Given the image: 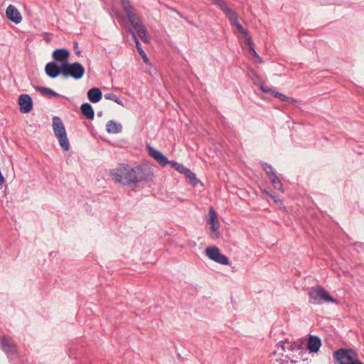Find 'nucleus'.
Segmentation results:
<instances>
[{
	"mask_svg": "<svg viewBox=\"0 0 364 364\" xmlns=\"http://www.w3.org/2000/svg\"><path fill=\"white\" fill-rule=\"evenodd\" d=\"M52 126L54 134L57 138L60 147L64 151L70 149V143L67 136L65 126L58 116L53 117Z\"/></svg>",
	"mask_w": 364,
	"mask_h": 364,
	"instance_id": "nucleus-3",
	"label": "nucleus"
},
{
	"mask_svg": "<svg viewBox=\"0 0 364 364\" xmlns=\"http://www.w3.org/2000/svg\"><path fill=\"white\" fill-rule=\"evenodd\" d=\"M70 53L65 48H57L53 50L52 57L55 61L65 63L68 62Z\"/></svg>",
	"mask_w": 364,
	"mask_h": 364,
	"instance_id": "nucleus-13",
	"label": "nucleus"
},
{
	"mask_svg": "<svg viewBox=\"0 0 364 364\" xmlns=\"http://www.w3.org/2000/svg\"><path fill=\"white\" fill-rule=\"evenodd\" d=\"M269 180L275 189L280 191L282 193L284 192L282 183L277 175L271 177Z\"/></svg>",
	"mask_w": 364,
	"mask_h": 364,
	"instance_id": "nucleus-24",
	"label": "nucleus"
},
{
	"mask_svg": "<svg viewBox=\"0 0 364 364\" xmlns=\"http://www.w3.org/2000/svg\"><path fill=\"white\" fill-rule=\"evenodd\" d=\"M6 18L11 22L18 24L22 21L21 13L14 5H9L6 10Z\"/></svg>",
	"mask_w": 364,
	"mask_h": 364,
	"instance_id": "nucleus-12",
	"label": "nucleus"
},
{
	"mask_svg": "<svg viewBox=\"0 0 364 364\" xmlns=\"http://www.w3.org/2000/svg\"><path fill=\"white\" fill-rule=\"evenodd\" d=\"M168 164L171 166L172 168H173L176 171L178 168L180 164L175 161H169Z\"/></svg>",
	"mask_w": 364,
	"mask_h": 364,
	"instance_id": "nucleus-35",
	"label": "nucleus"
},
{
	"mask_svg": "<svg viewBox=\"0 0 364 364\" xmlns=\"http://www.w3.org/2000/svg\"><path fill=\"white\" fill-rule=\"evenodd\" d=\"M63 68L65 78L73 77L75 80H80L83 77L85 72V68L77 62L63 63Z\"/></svg>",
	"mask_w": 364,
	"mask_h": 364,
	"instance_id": "nucleus-5",
	"label": "nucleus"
},
{
	"mask_svg": "<svg viewBox=\"0 0 364 364\" xmlns=\"http://www.w3.org/2000/svg\"><path fill=\"white\" fill-rule=\"evenodd\" d=\"M186 178L188 179L189 183L193 186L196 187L199 183L202 185V183L199 179L196 177V175L190 169L188 170L186 174H184Z\"/></svg>",
	"mask_w": 364,
	"mask_h": 364,
	"instance_id": "nucleus-22",
	"label": "nucleus"
},
{
	"mask_svg": "<svg viewBox=\"0 0 364 364\" xmlns=\"http://www.w3.org/2000/svg\"><path fill=\"white\" fill-rule=\"evenodd\" d=\"M207 223L210 225V229L212 232L210 237L213 239H218L220 236L219 232L220 223L218 219L217 213L212 206L209 208Z\"/></svg>",
	"mask_w": 364,
	"mask_h": 364,
	"instance_id": "nucleus-6",
	"label": "nucleus"
},
{
	"mask_svg": "<svg viewBox=\"0 0 364 364\" xmlns=\"http://www.w3.org/2000/svg\"><path fill=\"white\" fill-rule=\"evenodd\" d=\"M102 114V112H98V113H97V115H98V116H101Z\"/></svg>",
	"mask_w": 364,
	"mask_h": 364,
	"instance_id": "nucleus-42",
	"label": "nucleus"
},
{
	"mask_svg": "<svg viewBox=\"0 0 364 364\" xmlns=\"http://www.w3.org/2000/svg\"><path fill=\"white\" fill-rule=\"evenodd\" d=\"M299 346L295 343H291V347L289 350L294 351L295 350H298Z\"/></svg>",
	"mask_w": 364,
	"mask_h": 364,
	"instance_id": "nucleus-38",
	"label": "nucleus"
},
{
	"mask_svg": "<svg viewBox=\"0 0 364 364\" xmlns=\"http://www.w3.org/2000/svg\"><path fill=\"white\" fill-rule=\"evenodd\" d=\"M45 72L50 78H55L60 75L63 76V63H61V65L59 67L55 62H50L46 64Z\"/></svg>",
	"mask_w": 364,
	"mask_h": 364,
	"instance_id": "nucleus-10",
	"label": "nucleus"
},
{
	"mask_svg": "<svg viewBox=\"0 0 364 364\" xmlns=\"http://www.w3.org/2000/svg\"><path fill=\"white\" fill-rule=\"evenodd\" d=\"M285 102H287L293 104V105H296L298 102V101L296 100H295L294 98L290 97H288V99Z\"/></svg>",
	"mask_w": 364,
	"mask_h": 364,
	"instance_id": "nucleus-37",
	"label": "nucleus"
},
{
	"mask_svg": "<svg viewBox=\"0 0 364 364\" xmlns=\"http://www.w3.org/2000/svg\"><path fill=\"white\" fill-rule=\"evenodd\" d=\"M19 110L21 113H28L33 109V100L29 95L22 94L18 100Z\"/></svg>",
	"mask_w": 364,
	"mask_h": 364,
	"instance_id": "nucleus-9",
	"label": "nucleus"
},
{
	"mask_svg": "<svg viewBox=\"0 0 364 364\" xmlns=\"http://www.w3.org/2000/svg\"><path fill=\"white\" fill-rule=\"evenodd\" d=\"M87 97L91 102L97 103L102 98V92L100 89L93 87L87 92Z\"/></svg>",
	"mask_w": 364,
	"mask_h": 364,
	"instance_id": "nucleus-15",
	"label": "nucleus"
},
{
	"mask_svg": "<svg viewBox=\"0 0 364 364\" xmlns=\"http://www.w3.org/2000/svg\"><path fill=\"white\" fill-rule=\"evenodd\" d=\"M255 57L257 59L256 60L257 62H258V63H262L263 62L262 58L258 54H257V56H255Z\"/></svg>",
	"mask_w": 364,
	"mask_h": 364,
	"instance_id": "nucleus-40",
	"label": "nucleus"
},
{
	"mask_svg": "<svg viewBox=\"0 0 364 364\" xmlns=\"http://www.w3.org/2000/svg\"><path fill=\"white\" fill-rule=\"evenodd\" d=\"M33 87L36 91L41 92L44 96H48L50 97H57L60 96V94L48 87L41 86H34Z\"/></svg>",
	"mask_w": 364,
	"mask_h": 364,
	"instance_id": "nucleus-19",
	"label": "nucleus"
},
{
	"mask_svg": "<svg viewBox=\"0 0 364 364\" xmlns=\"http://www.w3.org/2000/svg\"><path fill=\"white\" fill-rule=\"evenodd\" d=\"M127 17L133 28L142 23L141 19L136 15L135 11H132L126 14Z\"/></svg>",
	"mask_w": 364,
	"mask_h": 364,
	"instance_id": "nucleus-20",
	"label": "nucleus"
},
{
	"mask_svg": "<svg viewBox=\"0 0 364 364\" xmlns=\"http://www.w3.org/2000/svg\"><path fill=\"white\" fill-rule=\"evenodd\" d=\"M0 348L8 356L16 355L18 353L16 344L8 336L4 335L1 337Z\"/></svg>",
	"mask_w": 364,
	"mask_h": 364,
	"instance_id": "nucleus-8",
	"label": "nucleus"
},
{
	"mask_svg": "<svg viewBox=\"0 0 364 364\" xmlns=\"http://www.w3.org/2000/svg\"><path fill=\"white\" fill-rule=\"evenodd\" d=\"M106 131L109 134H118L122 132V126L114 120H109L106 124Z\"/></svg>",
	"mask_w": 364,
	"mask_h": 364,
	"instance_id": "nucleus-16",
	"label": "nucleus"
},
{
	"mask_svg": "<svg viewBox=\"0 0 364 364\" xmlns=\"http://www.w3.org/2000/svg\"><path fill=\"white\" fill-rule=\"evenodd\" d=\"M149 154L161 166H166L168 164L169 160L160 151L154 149L151 146H148Z\"/></svg>",
	"mask_w": 364,
	"mask_h": 364,
	"instance_id": "nucleus-11",
	"label": "nucleus"
},
{
	"mask_svg": "<svg viewBox=\"0 0 364 364\" xmlns=\"http://www.w3.org/2000/svg\"><path fill=\"white\" fill-rule=\"evenodd\" d=\"M113 180L120 184L139 187L151 180L153 173L144 166L131 167L128 164H119L110 171Z\"/></svg>",
	"mask_w": 364,
	"mask_h": 364,
	"instance_id": "nucleus-1",
	"label": "nucleus"
},
{
	"mask_svg": "<svg viewBox=\"0 0 364 364\" xmlns=\"http://www.w3.org/2000/svg\"><path fill=\"white\" fill-rule=\"evenodd\" d=\"M279 344L283 350H285L286 349L289 350L291 347V342L287 340L280 341Z\"/></svg>",
	"mask_w": 364,
	"mask_h": 364,
	"instance_id": "nucleus-30",
	"label": "nucleus"
},
{
	"mask_svg": "<svg viewBox=\"0 0 364 364\" xmlns=\"http://www.w3.org/2000/svg\"><path fill=\"white\" fill-rule=\"evenodd\" d=\"M247 45L248 46L249 52L254 56H257V53L255 49L254 43H252L251 36H248L247 38Z\"/></svg>",
	"mask_w": 364,
	"mask_h": 364,
	"instance_id": "nucleus-28",
	"label": "nucleus"
},
{
	"mask_svg": "<svg viewBox=\"0 0 364 364\" xmlns=\"http://www.w3.org/2000/svg\"><path fill=\"white\" fill-rule=\"evenodd\" d=\"M128 31L132 35V37L136 43V48L139 55L141 57H145V52L144 51V50L140 44V42L138 40L135 33L130 28H128Z\"/></svg>",
	"mask_w": 364,
	"mask_h": 364,
	"instance_id": "nucleus-23",
	"label": "nucleus"
},
{
	"mask_svg": "<svg viewBox=\"0 0 364 364\" xmlns=\"http://www.w3.org/2000/svg\"><path fill=\"white\" fill-rule=\"evenodd\" d=\"M73 48L75 51V53L77 55H80L81 51L78 50V44H77V42H74V46H73Z\"/></svg>",
	"mask_w": 364,
	"mask_h": 364,
	"instance_id": "nucleus-36",
	"label": "nucleus"
},
{
	"mask_svg": "<svg viewBox=\"0 0 364 364\" xmlns=\"http://www.w3.org/2000/svg\"><path fill=\"white\" fill-rule=\"evenodd\" d=\"M145 63L148 62V58L146 55L145 54V57H141Z\"/></svg>",
	"mask_w": 364,
	"mask_h": 364,
	"instance_id": "nucleus-41",
	"label": "nucleus"
},
{
	"mask_svg": "<svg viewBox=\"0 0 364 364\" xmlns=\"http://www.w3.org/2000/svg\"><path fill=\"white\" fill-rule=\"evenodd\" d=\"M206 256L211 260L223 265L229 264V259L222 254L217 247H208L205 249Z\"/></svg>",
	"mask_w": 364,
	"mask_h": 364,
	"instance_id": "nucleus-7",
	"label": "nucleus"
},
{
	"mask_svg": "<svg viewBox=\"0 0 364 364\" xmlns=\"http://www.w3.org/2000/svg\"><path fill=\"white\" fill-rule=\"evenodd\" d=\"M80 110L82 114L87 119H93L95 117V112L90 103L85 102L82 104L80 107Z\"/></svg>",
	"mask_w": 364,
	"mask_h": 364,
	"instance_id": "nucleus-18",
	"label": "nucleus"
},
{
	"mask_svg": "<svg viewBox=\"0 0 364 364\" xmlns=\"http://www.w3.org/2000/svg\"><path fill=\"white\" fill-rule=\"evenodd\" d=\"M5 182L4 177L3 176L1 172L0 171V187L4 184Z\"/></svg>",
	"mask_w": 364,
	"mask_h": 364,
	"instance_id": "nucleus-39",
	"label": "nucleus"
},
{
	"mask_svg": "<svg viewBox=\"0 0 364 364\" xmlns=\"http://www.w3.org/2000/svg\"><path fill=\"white\" fill-rule=\"evenodd\" d=\"M189 168L185 167L182 164H180L178 168H177V171L182 174H186Z\"/></svg>",
	"mask_w": 364,
	"mask_h": 364,
	"instance_id": "nucleus-32",
	"label": "nucleus"
},
{
	"mask_svg": "<svg viewBox=\"0 0 364 364\" xmlns=\"http://www.w3.org/2000/svg\"><path fill=\"white\" fill-rule=\"evenodd\" d=\"M105 98L106 100L114 101V102H116L119 105L124 106V103L122 101V100L119 97H117L116 95H114V93H107V94H105Z\"/></svg>",
	"mask_w": 364,
	"mask_h": 364,
	"instance_id": "nucleus-27",
	"label": "nucleus"
},
{
	"mask_svg": "<svg viewBox=\"0 0 364 364\" xmlns=\"http://www.w3.org/2000/svg\"><path fill=\"white\" fill-rule=\"evenodd\" d=\"M260 89L262 90V92H264L265 93H271L272 95V92L274 91L269 87H264L263 85H261Z\"/></svg>",
	"mask_w": 364,
	"mask_h": 364,
	"instance_id": "nucleus-33",
	"label": "nucleus"
},
{
	"mask_svg": "<svg viewBox=\"0 0 364 364\" xmlns=\"http://www.w3.org/2000/svg\"><path fill=\"white\" fill-rule=\"evenodd\" d=\"M321 346V340L317 336H310L308 343L307 348L310 353H317Z\"/></svg>",
	"mask_w": 364,
	"mask_h": 364,
	"instance_id": "nucleus-14",
	"label": "nucleus"
},
{
	"mask_svg": "<svg viewBox=\"0 0 364 364\" xmlns=\"http://www.w3.org/2000/svg\"><path fill=\"white\" fill-rule=\"evenodd\" d=\"M272 95L274 97L279 99L282 102H285L288 99V97L286 96L284 94L277 91L272 92Z\"/></svg>",
	"mask_w": 364,
	"mask_h": 364,
	"instance_id": "nucleus-29",
	"label": "nucleus"
},
{
	"mask_svg": "<svg viewBox=\"0 0 364 364\" xmlns=\"http://www.w3.org/2000/svg\"><path fill=\"white\" fill-rule=\"evenodd\" d=\"M267 194L269 197H271L277 205H282L283 204L282 200L279 199L276 196H274L273 194H272L271 193H269V192H267Z\"/></svg>",
	"mask_w": 364,
	"mask_h": 364,
	"instance_id": "nucleus-31",
	"label": "nucleus"
},
{
	"mask_svg": "<svg viewBox=\"0 0 364 364\" xmlns=\"http://www.w3.org/2000/svg\"><path fill=\"white\" fill-rule=\"evenodd\" d=\"M333 358L338 364H364L358 353L352 349L341 348L333 353Z\"/></svg>",
	"mask_w": 364,
	"mask_h": 364,
	"instance_id": "nucleus-4",
	"label": "nucleus"
},
{
	"mask_svg": "<svg viewBox=\"0 0 364 364\" xmlns=\"http://www.w3.org/2000/svg\"><path fill=\"white\" fill-rule=\"evenodd\" d=\"M261 166L263 168V170L265 171V173H266L267 177L269 178V179L271 177H273V176H276L277 175L275 171H274V168H273L272 166L269 164L268 163H267V162H262L261 163Z\"/></svg>",
	"mask_w": 364,
	"mask_h": 364,
	"instance_id": "nucleus-25",
	"label": "nucleus"
},
{
	"mask_svg": "<svg viewBox=\"0 0 364 364\" xmlns=\"http://www.w3.org/2000/svg\"><path fill=\"white\" fill-rule=\"evenodd\" d=\"M134 28L136 30L139 36L144 42H148L147 30L143 23L139 26H136Z\"/></svg>",
	"mask_w": 364,
	"mask_h": 364,
	"instance_id": "nucleus-21",
	"label": "nucleus"
},
{
	"mask_svg": "<svg viewBox=\"0 0 364 364\" xmlns=\"http://www.w3.org/2000/svg\"><path fill=\"white\" fill-rule=\"evenodd\" d=\"M277 364H289V358L288 356H286L284 358H280L277 360Z\"/></svg>",
	"mask_w": 364,
	"mask_h": 364,
	"instance_id": "nucleus-34",
	"label": "nucleus"
},
{
	"mask_svg": "<svg viewBox=\"0 0 364 364\" xmlns=\"http://www.w3.org/2000/svg\"><path fill=\"white\" fill-rule=\"evenodd\" d=\"M229 21L232 26L235 27L240 33L244 35L246 39L248 36H250L247 31L239 23L237 14L230 18Z\"/></svg>",
	"mask_w": 364,
	"mask_h": 364,
	"instance_id": "nucleus-17",
	"label": "nucleus"
},
{
	"mask_svg": "<svg viewBox=\"0 0 364 364\" xmlns=\"http://www.w3.org/2000/svg\"><path fill=\"white\" fill-rule=\"evenodd\" d=\"M120 1L122 7L126 14L134 10L129 0H120Z\"/></svg>",
	"mask_w": 364,
	"mask_h": 364,
	"instance_id": "nucleus-26",
	"label": "nucleus"
},
{
	"mask_svg": "<svg viewBox=\"0 0 364 364\" xmlns=\"http://www.w3.org/2000/svg\"><path fill=\"white\" fill-rule=\"evenodd\" d=\"M309 303L314 305H319L323 302L337 304L338 301L333 298L328 292L322 287L316 286L310 288L308 291Z\"/></svg>",
	"mask_w": 364,
	"mask_h": 364,
	"instance_id": "nucleus-2",
	"label": "nucleus"
}]
</instances>
